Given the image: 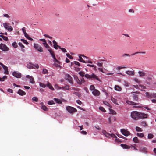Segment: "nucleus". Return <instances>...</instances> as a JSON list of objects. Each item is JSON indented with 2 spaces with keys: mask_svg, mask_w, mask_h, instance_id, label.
Returning <instances> with one entry per match:
<instances>
[{
  "mask_svg": "<svg viewBox=\"0 0 156 156\" xmlns=\"http://www.w3.org/2000/svg\"><path fill=\"white\" fill-rule=\"evenodd\" d=\"M66 109L69 112L71 113H73L76 112L77 111L76 108L70 106H67L66 108Z\"/></svg>",
  "mask_w": 156,
  "mask_h": 156,
  "instance_id": "20e7f679",
  "label": "nucleus"
},
{
  "mask_svg": "<svg viewBox=\"0 0 156 156\" xmlns=\"http://www.w3.org/2000/svg\"><path fill=\"white\" fill-rule=\"evenodd\" d=\"M0 49H1L3 51L6 52L9 51V48L4 44L2 43L0 44ZM2 54V52L0 51V55Z\"/></svg>",
  "mask_w": 156,
  "mask_h": 156,
  "instance_id": "f03ea898",
  "label": "nucleus"
},
{
  "mask_svg": "<svg viewBox=\"0 0 156 156\" xmlns=\"http://www.w3.org/2000/svg\"><path fill=\"white\" fill-rule=\"evenodd\" d=\"M79 59H78V61H80L81 62H82L83 63H87V62L86 61H85L82 58L81 56V55H79Z\"/></svg>",
  "mask_w": 156,
  "mask_h": 156,
  "instance_id": "bb28decb",
  "label": "nucleus"
},
{
  "mask_svg": "<svg viewBox=\"0 0 156 156\" xmlns=\"http://www.w3.org/2000/svg\"><path fill=\"white\" fill-rule=\"evenodd\" d=\"M138 73L139 74V76L141 77H142L145 76L146 73L144 72H142L141 71H139L138 72Z\"/></svg>",
  "mask_w": 156,
  "mask_h": 156,
  "instance_id": "a878e982",
  "label": "nucleus"
},
{
  "mask_svg": "<svg viewBox=\"0 0 156 156\" xmlns=\"http://www.w3.org/2000/svg\"><path fill=\"white\" fill-rule=\"evenodd\" d=\"M125 56L130 57V55L129 54H124L123 55H122V57H124Z\"/></svg>",
  "mask_w": 156,
  "mask_h": 156,
  "instance_id": "e2e57ef3",
  "label": "nucleus"
},
{
  "mask_svg": "<svg viewBox=\"0 0 156 156\" xmlns=\"http://www.w3.org/2000/svg\"><path fill=\"white\" fill-rule=\"evenodd\" d=\"M148 115L144 113L138 112L135 111L131 113V117L134 120H137L139 119H144L147 118Z\"/></svg>",
  "mask_w": 156,
  "mask_h": 156,
  "instance_id": "f257e3e1",
  "label": "nucleus"
},
{
  "mask_svg": "<svg viewBox=\"0 0 156 156\" xmlns=\"http://www.w3.org/2000/svg\"><path fill=\"white\" fill-rule=\"evenodd\" d=\"M85 77L87 79H91L92 78H94L98 80H99L98 78L94 74H93L92 75H89L88 74H85Z\"/></svg>",
  "mask_w": 156,
  "mask_h": 156,
  "instance_id": "0eeeda50",
  "label": "nucleus"
},
{
  "mask_svg": "<svg viewBox=\"0 0 156 156\" xmlns=\"http://www.w3.org/2000/svg\"><path fill=\"white\" fill-rule=\"evenodd\" d=\"M54 65L56 67L59 68L60 69L61 68V66L57 63H55Z\"/></svg>",
  "mask_w": 156,
  "mask_h": 156,
  "instance_id": "6e6d98bb",
  "label": "nucleus"
},
{
  "mask_svg": "<svg viewBox=\"0 0 156 156\" xmlns=\"http://www.w3.org/2000/svg\"><path fill=\"white\" fill-rule=\"evenodd\" d=\"M90 90H92V91H93L94 90H95V87H94V86L93 85H91L90 87Z\"/></svg>",
  "mask_w": 156,
  "mask_h": 156,
  "instance_id": "864d4df0",
  "label": "nucleus"
},
{
  "mask_svg": "<svg viewBox=\"0 0 156 156\" xmlns=\"http://www.w3.org/2000/svg\"><path fill=\"white\" fill-rule=\"evenodd\" d=\"M53 58L54 59V62L55 63L57 62L58 64L60 63L59 61L55 57L54 58Z\"/></svg>",
  "mask_w": 156,
  "mask_h": 156,
  "instance_id": "603ef678",
  "label": "nucleus"
},
{
  "mask_svg": "<svg viewBox=\"0 0 156 156\" xmlns=\"http://www.w3.org/2000/svg\"><path fill=\"white\" fill-rule=\"evenodd\" d=\"M133 141L135 143H139V141L138 138L136 136H135L133 138Z\"/></svg>",
  "mask_w": 156,
  "mask_h": 156,
  "instance_id": "cd10ccee",
  "label": "nucleus"
},
{
  "mask_svg": "<svg viewBox=\"0 0 156 156\" xmlns=\"http://www.w3.org/2000/svg\"><path fill=\"white\" fill-rule=\"evenodd\" d=\"M48 50L49 51L52 56L55 55L53 51H52L51 48L48 49Z\"/></svg>",
  "mask_w": 156,
  "mask_h": 156,
  "instance_id": "2f4dec72",
  "label": "nucleus"
},
{
  "mask_svg": "<svg viewBox=\"0 0 156 156\" xmlns=\"http://www.w3.org/2000/svg\"><path fill=\"white\" fill-rule=\"evenodd\" d=\"M32 100L34 101L35 102H37L38 101V99L36 97H34L32 98Z\"/></svg>",
  "mask_w": 156,
  "mask_h": 156,
  "instance_id": "3c124183",
  "label": "nucleus"
},
{
  "mask_svg": "<svg viewBox=\"0 0 156 156\" xmlns=\"http://www.w3.org/2000/svg\"><path fill=\"white\" fill-rule=\"evenodd\" d=\"M40 105H41V108L45 111H47L48 110V108L47 107L43 105V102H41L40 103Z\"/></svg>",
  "mask_w": 156,
  "mask_h": 156,
  "instance_id": "6ab92c4d",
  "label": "nucleus"
},
{
  "mask_svg": "<svg viewBox=\"0 0 156 156\" xmlns=\"http://www.w3.org/2000/svg\"><path fill=\"white\" fill-rule=\"evenodd\" d=\"M122 134L125 136H128L130 135V133L127 129H121Z\"/></svg>",
  "mask_w": 156,
  "mask_h": 156,
  "instance_id": "423d86ee",
  "label": "nucleus"
},
{
  "mask_svg": "<svg viewBox=\"0 0 156 156\" xmlns=\"http://www.w3.org/2000/svg\"><path fill=\"white\" fill-rule=\"evenodd\" d=\"M126 73L129 75H133L135 73L134 71H126Z\"/></svg>",
  "mask_w": 156,
  "mask_h": 156,
  "instance_id": "412c9836",
  "label": "nucleus"
},
{
  "mask_svg": "<svg viewBox=\"0 0 156 156\" xmlns=\"http://www.w3.org/2000/svg\"><path fill=\"white\" fill-rule=\"evenodd\" d=\"M79 74L82 77L84 76L85 75V73L84 72L82 71L80 72L79 73Z\"/></svg>",
  "mask_w": 156,
  "mask_h": 156,
  "instance_id": "e433bc0d",
  "label": "nucleus"
},
{
  "mask_svg": "<svg viewBox=\"0 0 156 156\" xmlns=\"http://www.w3.org/2000/svg\"><path fill=\"white\" fill-rule=\"evenodd\" d=\"M3 25L5 28L8 31H12L13 29L12 27L10 26H9L8 24L6 23H3Z\"/></svg>",
  "mask_w": 156,
  "mask_h": 156,
  "instance_id": "1a4fd4ad",
  "label": "nucleus"
},
{
  "mask_svg": "<svg viewBox=\"0 0 156 156\" xmlns=\"http://www.w3.org/2000/svg\"><path fill=\"white\" fill-rule=\"evenodd\" d=\"M121 146L124 149H127L130 148V147L129 146L125 144H121Z\"/></svg>",
  "mask_w": 156,
  "mask_h": 156,
  "instance_id": "4be33fe9",
  "label": "nucleus"
},
{
  "mask_svg": "<svg viewBox=\"0 0 156 156\" xmlns=\"http://www.w3.org/2000/svg\"><path fill=\"white\" fill-rule=\"evenodd\" d=\"M0 37L5 41H7L8 40V38L7 37L4 36L2 35H0Z\"/></svg>",
  "mask_w": 156,
  "mask_h": 156,
  "instance_id": "58836bf2",
  "label": "nucleus"
},
{
  "mask_svg": "<svg viewBox=\"0 0 156 156\" xmlns=\"http://www.w3.org/2000/svg\"><path fill=\"white\" fill-rule=\"evenodd\" d=\"M48 104L49 105H52L53 104H55V103H54V101L53 100H51L49 101L48 102Z\"/></svg>",
  "mask_w": 156,
  "mask_h": 156,
  "instance_id": "a18cd8bd",
  "label": "nucleus"
},
{
  "mask_svg": "<svg viewBox=\"0 0 156 156\" xmlns=\"http://www.w3.org/2000/svg\"><path fill=\"white\" fill-rule=\"evenodd\" d=\"M146 96L149 98H154L156 99V93H149L148 92L146 93Z\"/></svg>",
  "mask_w": 156,
  "mask_h": 156,
  "instance_id": "6e6552de",
  "label": "nucleus"
},
{
  "mask_svg": "<svg viewBox=\"0 0 156 156\" xmlns=\"http://www.w3.org/2000/svg\"><path fill=\"white\" fill-rule=\"evenodd\" d=\"M137 135L139 137L142 138L144 136V134L143 133H137Z\"/></svg>",
  "mask_w": 156,
  "mask_h": 156,
  "instance_id": "37998d69",
  "label": "nucleus"
},
{
  "mask_svg": "<svg viewBox=\"0 0 156 156\" xmlns=\"http://www.w3.org/2000/svg\"><path fill=\"white\" fill-rule=\"evenodd\" d=\"M111 100L112 101L114 104L117 105H118V104L117 103V100L116 99H115L113 97H112L111 98Z\"/></svg>",
  "mask_w": 156,
  "mask_h": 156,
  "instance_id": "c85d7f7f",
  "label": "nucleus"
},
{
  "mask_svg": "<svg viewBox=\"0 0 156 156\" xmlns=\"http://www.w3.org/2000/svg\"><path fill=\"white\" fill-rule=\"evenodd\" d=\"M59 48L62 50V51L64 53L67 52V51L66 49L64 48H62L61 47H59Z\"/></svg>",
  "mask_w": 156,
  "mask_h": 156,
  "instance_id": "5fc2aeb1",
  "label": "nucleus"
},
{
  "mask_svg": "<svg viewBox=\"0 0 156 156\" xmlns=\"http://www.w3.org/2000/svg\"><path fill=\"white\" fill-rule=\"evenodd\" d=\"M154 137V135L151 133H149L147 137L149 139H152Z\"/></svg>",
  "mask_w": 156,
  "mask_h": 156,
  "instance_id": "c9c22d12",
  "label": "nucleus"
},
{
  "mask_svg": "<svg viewBox=\"0 0 156 156\" xmlns=\"http://www.w3.org/2000/svg\"><path fill=\"white\" fill-rule=\"evenodd\" d=\"M42 73L44 74H48V70L46 69H44L43 70Z\"/></svg>",
  "mask_w": 156,
  "mask_h": 156,
  "instance_id": "79ce46f5",
  "label": "nucleus"
},
{
  "mask_svg": "<svg viewBox=\"0 0 156 156\" xmlns=\"http://www.w3.org/2000/svg\"><path fill=\"white\" fill-rule=\"evenodd\" d=\"M22 31H23V33L24 34H25V33H27L26 32V30H25V27H23V28H22Z\"/></svg>",
  "mask_w": 156,
  "mask_h": 156,
  "instance_id": "69168bd1",
  "label": "nucleus"
},
{
  "mask_svg": "<svg viewBox=\"0 0 156 156\" xmlns=\"http://www.w3.org/2000/svg\"><path fill=\"white\" fill-rule=\"evenodd\" d=\"M126 103L128 104L129 105H138V103H135L133 102L128 101V100L126 101Z\"/></svg>",
  "mask_w": 156,
  "mask_h": 156,
  "instance_id": "aec40b11",
  "label": "nucleus"
},
{
  "mask_svg": "<svg viewBox=\"0 0 156 156\" xmlns=\"http://www.w3.org/2000/svg\"><path fill=\"white\" fill-rule=\"evenodd\" d=\"M19 45L21 47V50L23 52H24L25 51V50L24 49L25 48L24 46L21 43L19 42L18 43Z\"/></svg>",
  "mask_w": 156,
  "mask_h": 156,
  "instance_id": "b1692460",
  "label": "nucleus"
},
{
  "mask_svg": "<svg viewBox=\"0 0 156 156\" xmlns=\"http://www.w3.org/2000/svg\"><path fill=\"white\" fill-rule=\"evenodd\" d=\"M53 43L54 44L53 47L55 49H57L58 47L59 48V47H60V46L57 44V43L55 40L53 41Z\"/></svg>",
  "mask_w": 156,
  "mask_h": 156,
  "instance_id": "a211bd4d",
  "label": "nucleus"
},
{
  "mask_svg": "<svg viewBox=\"0 0 156 156\" xmlns=\"http://www.w3.org/2000/svg\"><path fill=\"white\" fill-rule=\"evenodd\" d=\"M81 132L82 134L84 135H86L87 134V132L86 131L83 130Z\"/></svg>",
  "mask_w": 156,
  "mask_h": 156,
  "instance_id": "338daca9",
  "label": "nucleus"
},
{
  "mask_svg": "<svg viewBox=\"0 0 156 156\" xmlns=\"http://www.w3.org/2000/svg\"><path fill=\"white\" fill-rule=\"evenodd\" d=\"M140 151L144 152H147L146 149L144 147H141L140 149Z\"/></svg>",
  "mask_w": 156,
  "mask_h": 156,
  "instance_id": "f704fd0d",
  "label": "nucleus"
},
{
  "mask_svg": "<svg viewBox=\"0 0 156 156\" xmlns=\"http://www.w3.org/2000/svg\"><path fill=\"white\" fill-rule=\"evenodd\" d=\"M103 63H102L98 62L97 65L100 67H101L102 66Z\"/></svg>",
  "mask_w": 156,
  "mask_h": 156,
  "instance_id": "0e129e2a",
  "label": "nucleus"
},
{
  "mask_svg": "<svg viewBox=\"0 0 156 156\" xmlns=\"http://www.w3.org/2000/svg\"><path fill=\"white\" fill-rule=\"evenodd\" d=\"M110 137H113V138H116V140H117L118 139H117V136L115 135L114 134H110Z\"/></svg>",
  "mask_w": 156,
  "mask_h": 156,
  "instance_id": "09e8293b",
  "label": "nucleus"
},
{
  "mask_svg": "<svg viewBox=\"0 0 156 156\" xmlns=\"http://www.w3.org/2000/svg\"><path fill=\"white\" fill-rule=\"evenodd\" d=\"M39 83L40 86L43 88H45L47 86L51 90H54L51 84L48 81L47 82V83L46 84L41 82H40Z\"/></svg>",
  "mask_w": 156,
  "mask_h": 156,
  "instance_id": "7ed1b4c3",
  "label": "nucleus"
},
{
  "mask_svg": "<svg viewBox=\"0 0 156 156\" xmlns=\"http://www.w3.org/2000/svg\"><path fill=\"white\" fill-rule=\"evenodd\" d=\"M132 93L134 94L132 95V97L133 100L135 101H137L139 98V96L138 95H137L136 94V93L140 94V92L139 91H136V92H132Z\"/></svg>",
  "mask_w": 156,
  "mask_h": 156,
  "instance_id": "39448f33",
  "label": "nucleus"
},
{
  "mask_svg": "<svg viewBox=\"0 0 156 156\" xmlns=\"http://www.w3.org/2000/svg\"><path fill=\"white\" fill-rule=\"evenodd\" d=\"M7 78V76H4L2 78L0 77V81H4L5 79Z\"/></svg>",
  "mask_w": 156,
  "mask_h": 156,
  "instance_id": "ea45409f",
  "label": "nucleus"
},
{
  "mask_svg": "<svg viewBox=\"0 0 156 156\" xmlns=\"http://www.w3.org/2000/svg\"><path fill=\"white\" fill-rule=\"evenodd\" d=\"M92 93L94 96H99L100 94V92L96 89L94 90L93 91Z\"/></svg>",
  "mask_w": 156,
  "mask_h": 156,
  "instance_id": "dca6fc26",
  "label": "nucleus"
},
{
  "mask_svg": "<svg viewBox=\"0 0 156 156\" xmlns=\"http://www.w3.org/2000/svg\"><path fill=\"white\" fill-rule=\"evenodd\" d=\"M74 63L76 65H78V66H80V64L78 62L74 61Z\"/></svg>",
  "mask_w": 156,
  "mask_h": 156,
  "instance_id": "052dcab7",
  "label": "nucleus"
},
{
  "mask_svg": "<svg viewBox=\"0 0 156 156\" xmlns=\"http://www.w3.org/2000/svg\"><path fill=\"white\" fill-rule=\"evenodd\" d=\"M33 66H34L37 69L39 68V66L38 64H35V65L32 64Z\"/></svg>",
  "mask_w": 156,
  "mask_h": 156,
  "instance_id": "bf43d9fd",
  "label": "nucleus"
},
{
  "mask_svg": "<svg viewBox=\"0 0 156 156\" xmlns=\"http://www.w3.org/2000/svg\"><path fill=\"white\" fill-rule=\"evenodd\" d=\"M43 44L46 48H48V49L51 48L48 44L46 42L45 43H43Z\"/></svg>",
  "mask_w": 156,
  "mask_h": 156,
  "instance_id": "72a5a7b5",
  "label": "nucleus"
},
{
  "mask_svg": "<svg viewBox=\"0 0 156 156\" xmlns=\"http://www.w3.org/2000/svg\"><path fill=\"white\" fill-rule=\"evenodd\" d=\"M24 35L25 37L27 39H28L29 40H31V41L33 40V39H32V38H30V37L28 34L27 33H25V34H24Z\"/></svg>",
  "mask_w": 156,
  "mask_h": 156,
  "instance_id": "7c9ffc66",
  "label": "nucleus"
},
{
  "mask_svg": "<svg viewBox=\"0 0 156 156\" xmlns=\"http://www.w3.org/2000/svg\"><path fill=\"white\" fill-rule=\"evenodd\" d=\"M27 67L29 69L34 68L33 67V65L31 64H27Z\"/></svg>",
  "mask_w": 156,
  "mask_h": 156,
  "instance_id": "4c0bfd02",
  "label": "nucleus"
},
{
  "mask_svg": "<svg viewBox=\"0 0 156 156\" xmlns=\"http://www.w3.org/2000/svg\"><path fill=\"white\" fill-rule=\"evenodd\" d=\"M12 75L14 77L17 78H20L21 77V74L20 73L16 71H14L12 73Z\"/></svg>",
  "mask_w": 156,
  "mask_h": 156,
  "instance_id": "f8f14e48",
  "label": "nucleus"
},
{
  "mask_svg": "<svg viewBox=\"0 0 156 156\" xmlns=\"http://www.w3.org/2000/svg\"><path fill=\"white\" fill-rule=\"evenodd\" d=\"M44 36L46 37H48V38H52V37H50V36H49V35H47V34H45L44 35Z\"/></svg>",
  "mask_w": 156,
  "mask_h": 156,
  "instance_id": "774afa93",
  "label": "nucleus"
},
{
  "mask_svg": "<svg viewBox=\"0 0 156 156\" xmlns=\"http://www.w3.org/2000/svg\"><path fill=\"white\" fill-rule=\"evenodd\" d=\"M75 80L76 81L77 83L80 85H81L83 83H82V82L78 78L77 76H75L74 77Z\"/></svg>",
  "mask_w": 156,
  "mask_h": 156,
  "instance_id": "2eb2a0df",
  "label": "nucleus"
},
{
  "mask_svg": "<svg viewBox=\"0 0 156 156\" xmlns=\"http://www.w3.org/2000/svg\"><path fill=\"white\" fill-rule=\"evenodd\" d=\"M63 90H69V86L68 85H66V86L62 87Z\"/></svg>",
  "mask_w": 156,
  "mask_h": 156,
  "instance_id": "49530a36",
  "label": "nucleus"
},
{
  "mask_svg": "<svg viewBox=\"0 0 156 156\" xmlns=\"http://www.w3.org/2000/svg\"><path fill=\"white\" fill-rule=\"evenodd\" d=\"M136 130L138 132H142V130L138 126H136Z\"/></svg>",
  "mask_w": 156,
  "mask_h": 156,
  "instance_id": "c03bdc74",
  "label": "nucleus"
},
{
  "mask_svg": "<svg viewBox=\"0 0 156 156\" xmlns=\"http://www.w3.org/2000/svg\"><path fill=\"white\" fill-rule=\"evenodd\" d=\"M12 47L15 48H16L18 47L17 43L16 42H14L12 44Z\"/></svg>",
  "mask_w": 156,
  "mask_h": 156,
  "instance_id": "473e14b6",
  "label": "nucleus"
},
{
  "mask_svg": "<svg viewBox=\"0 0 156 156\" xmlns=\"http://www.w3.org/2000/svg\"><path fill=\"white\" fill-rule=\"evenodd\" d=\"M115 89L118 91H121L122 90V88L118 85H115Z\"/></svg>",
  "mask_w": 156,
  "mask_h": 156,
  "instance_id": "393cba45",
  "label": "nucleus"
},
{
  "mask_svg": "<svg viewBox=\"0 0 156 156\" xmlns=\"http://www.w3.org/2000/svg\"><path fill=\"white\" fill-rule=\"evenodd\" d=\"M34 46L36 50L39 52H42L43 51L42 48L37 44H34Z\"/></svg>",
  "mask_w": 156,
  "mask_h": 156,
  "instance_id": "9d476101",
  "label": "nucleus"
},
{
  "mask_svg": "<svg viewBox=\"0 0 156 156\" xmlns=\"http://www.w3.org/2000/svg\"><path fill=\"white\" fill-rule=\"evenodd\" d=\"M26 77L27 78H28L30 79V82L31 83H35V81L34 80V79L33 77L31 76H30L29 75H27L26 76Z\"/></svg>",
  "mask_w": 156,
  "mask_h": 156,
  "instance_id": "4468645a",
  "label": "nucleus"
},
{
  "mask_svg": "<svg viewBox=\"0 0 156 156\" xmlns=\"http://www.w3.org/2000/svg\"><path fill=\"white\" fill-rule=\"evenodd\" d=\"M21 41L23 42L24 44H25L27 45H28L29 44V43L27 42V41L26 40L24 39H21Z\"/></svg>",
  "mask_w": 156,
  "mask_h": 156,
  "instance_id": "de8ad7c7",
  "label": "nucleus"
},
{
  "mask_svg": "<svg viewBox=\"0 0 156 156\" xmlns=\"http://www.w3.org/2000/svg\"><path fill=\"white\" fill-rule=\"evenodd\" d=\"M74 94L78 96L79 97H80L81 96V94L78 92H74Z\"/></svg>",
  "mask_w": 156,
  "mask_h": 156,
  "instance_id": "4d7b16f0",
  "label": "nucleus"
},
{
  "mask_svg": "<svg viewBox=\"0 0 156 156\" xmlns=\"http://www.w3.org/2000/svg\"><path fill=\"white\" fill-rule=\"evenodd\" d=\"M76 102L80 105H81L82 104L81 101L79 100H77Z\"/></svg>",
  "mask_w": 156,
  "mask_h": 156,
  "instance_id": "680f3d73",
  "label": "nucleus"
},
{
  "mask_svg": "<svg viewBox=\"0 0 156 156\" xmlns=\"http://www.w3.org/2000/svg\"><path fill=\"white\" fill-rule=\"evenodd\" d=\"M65 78L71 84H73L72 78L71 76L69 74H67L65 75Z\"/></svg>",
  "mask_w": 156,
  "mask_h": 156,
  "instance_id": "9b49d317",
  "label": "nucleus"
},
{
  "mask_svg": "<svg viewBox=\"0 0 156 156\" xmlns=\"http://www.w3.org/2000/svg\"><path fill=\"white\" fill-rule=\"evenodd\" d=\"M139 53H140V54H146V52L145 51H141V52H135L133 54L131 55H134L135 54H139Z\"/></svg>",
  "mask_w": 156,
  "mask_h": 156,
  "instance_id": "a19ab883",
  "label": "nucleus"
},
{
  "mask_svg": "<svg viewBox=\"0 0 156 156\" xmlns=\"http://www.w3.org/2000/svg\"><path fill=\"white\" fill-rule=\"evenodd\" d=\"M17 93L21 96H23L26 94L25 92L23 91L21 89H19L17 92Z\"/></svg>",
  "mask_w": 156,
  "mask_h": 156,
  "instance_id": "f3484780",
  "label": "nucleus"
},
{
  "mask_svg": "<svg viewBox=\"0 0 156 156\" xmlns=\"http://www.w3.org/2000/svg\"><path fill=\"white\" fill-rule=\"evenodd\" d=\"M54 99L55 100V101L57 103L60 104L62 103V102L61 100H60L58 98H54Z\"/></svg>",
  "mask_w": 156,
  "mask_h": 156,
  "instance_id": "c756f323",
  "label": "nucleus"
},
{
  "mask_svg": "<svg viewBox=\"0 0 156 156\" xmlns=\"http://www.w3.org/2000/svg\"><path fill=\"white\" fill-rule=\"evenodd\" d=\"M0 65H1L3 69L4 70V73L6 74H8L9 73V72L8 70V67L6 66H5L2 63L0 62Z\"/></svg>",
  "mask_w": 156,
  "mask_h": 156,
  "instance_id": "ddd939ff",
  "label": "nucleus"
},
{
  "mask_svg": "<svg viewBox=\"0 0 156 156\" xmlns=\"http://www.w3.org/2000/svg\"><path fill=\"white\" fill-rule=\"evenodd\" d=\"M103 134L107 137L110 138V134L107 133L105 130H103L102 131Z\"/></svg>",
  "mask_w": 156,
  "mask_h": 156,
  "instance_id": "5701e85b",
  "label": "nucleus"
},
{
  "mask_svg": "<svg viewBox=\"0 0 156 156\" xmlns=\"http://www.w3.org/2000/svg\"><path fill=\"white\" fill-rule=\"evenodd\" d=\"M99 109L101 111H102V112H106V111L105 109V108L103 107H99Z\"/></svg>",
  "mask_w": 156,
  "mask_h": 156,
  "instance_id": "8fccbe9b",
  "label": "nucleus"
},
{
  "mask_svg": "<svg viewBox=\"0 0 156 156\" xmlns=\"http://www.w3.org/2000/svg\"><path fill=\"white\" fill-rule=\"evenodd\" d=\"M66 55L69 58L72 59L73 57L69 54L67 53L66 54Z\"/></svg>",
  "mask_w": 156,
  "mask_h": 156,
  "instance_id": "13d9d810",
  "label": "nucleus"
}]
</instances>
